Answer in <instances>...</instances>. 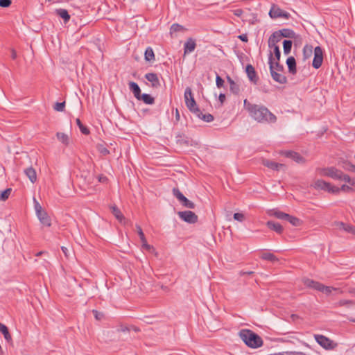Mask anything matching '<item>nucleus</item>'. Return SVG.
<instances>
[{
    "mask_svg": "<svg viewBox=\"0 0 355 355\" xmlns=\"http://www.w3.org/2000/svg\"><path fill=\"white\" fill-rule=\"evenodd\" d=\"M244 107L250 116L258 123H275L277 121L276 116L262 105L252 104L245 99Z\"/></svg>",
    "mask_w": 355,
    "mask_h": 355,
    "instance_id": "nucleus-1",
    "label": "nucleus"
},
{
    "mask_svg": "<svg viewBox=\"0 0 355 355\" xmlns=\"http://www.w3.org/2000/svg\"><path fill=\"white\" fill-rule=\"evenodd\" d=\"M239 334L241 339L249 347L255 349L261 347L263 345L262 338L252 330L241 329Z\"/></svg>",
    "mask_w": 355,
    "mask_h": 355,
    "instance_id": "nucleus-2",
    "label": "nucleus"
},
{
    "mask_svg": "<svg viewBox=\"0 0 355 355\" xmlns=\"http://www.w3.org/2000/svg\"><path fill=\"white\" fill-rule=\"evenodd\" d=\"M184 98L185 104L191 112L200 113V108L194 99L191 89L189 87L185 89Z\"/></svg>",
    "mask_w": 355,
    "mask_h": 355,
    "instance_id": "nucleus-3",
    "label": "nucleus"
},
{
    "mask_svg": "<svg viewBox=\"0 0 355 355\" xmlns=\"http://www.w3.org/2000/svg\"><path fill=\"white\" fill-rule=\"evenodd\" d=\"M311 187L316 190H322L330 193L338 194V189H337V187H335L331 183L321 179L316 180L311 184Z\"/></svg>",
    "mask_w": 355,
    "mask_h": 355,
    "instance_id": "nucleus-4",
    "label": "nucleus"
},
{
    "mask_svg": "<svg viewBox=\"0 0 355 355\" xmlns=\"http://www.w3.org/2000/svg\"><path fill=\"white\" fill-rule=\"evenodd\" d=\"M314 338L316 342L326 350L334 349L338 346L336 343L323 335L315 334Z\"/></svg>",
    "mask_w": 355,
    "mask_h": 355,
    "instance_id": "nucleus-5",
    "label": "nucleus"
},
{
    "mask_svg": "<svg viewBox=\"0 0 355 355\" xmlns=\"http://www.w3.org/2000/svg\"><path fill=\"white\" fill-rule=\"evenodd\" d=\"M273 56L270 52L268 58V64L270 66V72L272 79L280 84H285L287 81L286 77L282 73V72H277L273 70Z\"/></svg>",
    "mask_w": 355,
    "mask_h": 355,
    "instance_id": "nucleus-6",
    "label": "nucleus"
},
{
    "mask_svg": "<svg viewBox=\"0 0 355 355\" xmlns=\"http://www.w3.org/2000/svg\"><path fill=\"white\" fill-rule=\"evenodd\" d=\"M269 15L272 19L284 18L288 19L291 16L290 13L282 10L277 5L273 4L269 11Z\"/></svg>",
    "mask_w": 355,
    "mask_h": 355,
    "instance_id": "nucleus-7",
    "label": "nucleus"
},
{
    "mask_svg": "<svg viewBox=\"0 0 355 355\" xmlns=\"http://www.w3.org/2000/svg\"><path fill=\"white\" fill-rule=\"evenodd\" d=\"M179 217L184 221L193 224L198 221V216L191 211H182L178 213Z\"/></svg>",
    "mask_w": 355,
    "mask_h": 355,
    "instance_id": "nucleus-8",
    "label": "nucleus"
},
{
    "mask_svg": "<svg viewBox=\"0 0 355 355\" xmlns=\"http://www.w3.org/2000/svg\"><path fill=\"white\" fill-rule=\"evenodd\" d=\"M323 61V51L320 46H316L314 49V58L312 62V66L315 69H319Z\"/></svg>",
    "mask_w": 355,
    "mask_h": 355,
    "instance_id": "nucleus-9",
    "label": "nucleus"
},
{
    "mask_svg": "<svg viewBox=\"0 0 355 355\" xmlns=\"http://www.w3.org/2000/svg\"><path fill=\"white\" fill-rule=\"evenodd\" d=\"M286 157L291 158L298 164H304L306 160L300 153L291 150H286L282 153Z\"/></svg>",
    "mask_w": 355,
    "mask_h": 355,
    "instance_id": "nucleus-10",
    "label": "nucleus"
},
{
    "mask_svg": "<svg viewBox=\"0 0 355 355\" xmlns=\"http://www.w3.org/2000/svg\"><path fill=\"white\" fill-rule=\"evenodd\" d=\"M263 164L265 166H266L270 169H272L274 171H279L281 170H285V168H286V166L284 164H279V163H277V162H273V161H271L269 159L263 160Z\"/></svg>",
    "mask_w": 355,
    "mask_h": 355,
    "instance_id": "nucleus-11",
    "label": "nucleus"
},
{
    "mask_svg": "<svg viewBox=\"0 0 355 355\" xmlns=\"http://www.w3.org/2000/svg\"><path fill=\"white\" fill-rule=\"evenodd\" d=\"M245 71L249 80L254 83H257L259 78L257 77L255 69L252 65L248 64L245 68Z\"/></svg>",
    "mask_w": 355,
    "mask_h": 355,
    "instance_id": "nucleus-12",
    "label": "nucleus"
},
{
    "mask_svg": "<svg viewBox=\"0 0 355 355\" xmlns=\"http://www.w3.org/2000/svg\"><path fill=\"white\" fill-rule=\"evenodd\" d=\"M336 225L340 230H343L345 232L350 233L353 235L355 234V226L351 224L345 223L343 222H337Z\"/></svg>",
    "mask_w": 355,
    "mask_h": 355,
    "instance_id": "nucleus-13",
    "label": "nucleus"
},
{
    "mask_svg": "<svg viewBox=\"0 0 355 355\" xmlns=\"http://www.w3.org/2000/svg\"><path fill=\"white\" fill-rule=\"evenodd\" d=\"M282 37L280 35V33L278 31L274 32L268 39V47H272L274 46H277V44L280 42Z\"/></svg>",
    "mask_w": 355,
    "mask_h": 355,
    "instance_id": "nucleus-14",
    "label": "nucleus"
},
{
    "mask_svg": "<svg viewBox=\"0 0 355 355\" xmlns=\"http://www.w3.org/2000/svg\"><path fill=\"white\" fill-rule=\"evenodd\" d=\"M196 44L194 40L189 38L184 45V53L187 54L193 52L195 50Z\"/></svg>",
    "mask_w": 355,
    "mask_h": 355,
    "instance_id": "nucleus-15",
    "label": "nucleus"
},
{
    "mask_svg": "<svg viewBox=\"0 0 355 355\" xmlns=\"http://www.w3.org/2000/svg\"><path fill=\"white\" fill-rule=\"evenodd\" d=\"M146 79L152 83L153 87H158L160 85V83L158 76L155 73H148L145 75Z\"/></svg>",
    "mask_w": 355,
    "mask_h": 355,
    "instance_id": "nucleus-16",
    "label": "nucleus"
},
{
    "mask_svg": "<svg viewBox=\"0 0 355 355\" xmlns=\"http://www.w3.org/2000/svg\"><path fill=\"white\" fill-rule=\"evenodd\" d=\"M128 85H129V89L132 92V94H134V96L137 99H139V97L141 95V89H140V87L138 85V84L135 82L130 81L128 83Z\"/></svg>",
    "mask_w": 355,
    "mask_h": 355,
    "instance_id": "nucleus-17",
    "label": "nucleus"
},
{
    "mask_svg": "<svg viewBox=\"0 0 355 355\" xmlns=\"http://www.w3.org/2000/svg\"><path fill=\"white\" fill-rule=\"evenodd\" d=\"M37 216L43 225L46 227H50L51 225V220L45 211L42 212L41 215L37 214Z\"/></svg>",
    "mask_w": 355,
    "mask_h": 355,
    "instance_id": "nucleus-18",
    "label": "nucleus"
},
{
    "mask_svg": "<svg viewBox=\"0 0 355 355\" xmlns=\"http://www.w3.org/2000/svg\"><path fill=\"white\" fill-rule=\"evenodd\" d=\"M266 225L269 229L276 232L278 234H282L283 232V227L279 223L269 220L267 222Z\"/></svg>",
    "mask_w": 355,
    "mask_h": 355,
    "instance_id": "nucleus-19",
    "label": "nucleus"
},
{
    "mask_svg": "<svg viewBox=\"0 0 355 355\" xmlns=\"http://www.w3.org/2000/svg\"><path fill=\"white\" fill-rule=\"evenodd\" d=\"M286 64L288 66V71L292 74H295L297 72L296 61L293 56H291L287 58Z\"/></svg>",
    "mask_w": 355,
    "mask_h": 355,
    "instance_id": "nucleus-20",
    "label": "nucleus"
},
{
    "mask_svg": "<svg viewBox=\"0 0 355 355\" xmlns=\"http://www.w3.org/2000/svg\"><path fill=\"white\" fill-rule=\"evenodd\" d=\"M55 12L64 20V23H67L70 20V15L66 9L58 8L55 10Z\"/></svg>",
    "mask_w": 355,
    "mask_h": 355,
    "instance_id": "nucleus-21",
    "label": "nucleus"
},
{
    "mask_svg": "<svg viewBox=\"0 0 355 355\" xmlns=\"http://www.w3.org/2000/svg\"><path fill=\"white\" fill-rule=\"evenodd\" d=\"M24 173L32 183L37 180V174L35 170L33 167H28L24 170Z\"/></svg>",
    "mask_w": 355,
    "mask_h": 355,
    "instance_id": "nucleus-22",
    "label": "nucleus"
},
{
    "mask_svg": "<svg viewBox=\"0 0 355 355\" xmlns=\"http://www.w3.org/2000/svg\"><path fill=\"white\" fill-rule=\"evenodd\" d=\"M279 32L280 33V35H282V37L291 39H295L296 37L295 33L293 30L289 28H283L282 30H279Z\"/></svg>",
    "mask_w": 355,
    "mask_h": 355,
    "instance_id": "nucleus-23",
    "label": "nucleus"
},
{
    "mask_svg": "<svg viewBox=\"0 0 355 355\" xmlns=\"http://www.w3.org/2000/svg\"><path fill=\"white\" fill-rule=\"evenodd\" d=\"M313 46L311 45L306 44L302 50L303 60H306L310 58L313 55Z\"/></svg>",
    "mask_w": 355,
    "mask_h": 355,
    "instance_id": "nucleus-24",
    "label": "nucleus"
},
{
    "mask_svg": "<svg viewBox=\"0 0 355 355\" xmlns=\"http://www.w3.org/2000/svg\"><path fill=\"white\" fill-rule=\"evenodd\" d=\"M342 171L334 167H330V171L329 173V178H331L336 180H339L340 179Z\"/></svg>",
    "mask_w": 355,
    "mask_h": 355,
    "instance_id": "nucleus-25",
    "label": "nucleus"
},
{
    "mask_svg": "<svg viewBox=\"0 0 355 355\" xmlns=\"http://www.w3.org/2000/svg\"><path fill=\"white\" fill-rule=\"evenodd\" d=\"M261 258L271 263H275L279 261V259L274 254L270 252H263L261 254Z\"/></svg>",
    "mask_w": 355,
    "mask_h": 355,
    "instance_id": "nucleus-26",
    "label": "nucleus"
},
{
    "mask_svg": "<svg viewBox=\"0 0 355 355\" xmlns=\"http://www.w3.org/2000/svg\"><path fill=\"white\" fill-rule=\"evenodd\" d=\"M0 332L2 333V334L4 336V338L8 342H10L12 340V337L9 332L8 328L1 322H0Z\"/></svg>",
    "mask_w": 355,
    "mask_h": 355,
    "instance_id": "nucleus-27",
    "label": "nucleus"
},
{
    "mask_svg": "<svg viewBox=\"0 0 355 355\" xmlns=\"http://www.w3.org/2000/svg\"><path fill=\"white\" fill-rule=\"evenodd\" d=\"M139 101H142L144 103L148 105H153L155 103V98L148 94H143L140 95Z\"/></svg>",
    "mask_w": 355,
    "mask_h": 355,
    "instance_id": "nucleus-28",
    "label": "nucleus"
},
{
    "mask_svg": "<svg viewBox=\"0 0 355 355\" xmlns=\"http://www.w3.org/2000/svg\"><path fill=\"white\" fill-rule=\"evenodd\" d=\"M197 117L203 120L205 122H211L214 121V118L211 114H202L200 110V113H193Z\"/></svg>",
    "mask_w": 355,
    "mask_h": 355,
    "instance_id": "nucleus-29",
    "label": "nucleus"
},
{
    "mask_svg": "<svg viewBox=\"0 0 355 355\" xmlns=\"http://www.w3.org/2000/svg\"><path fill=\"white\" fill-rule=\"evenodd\" d=\"M110 209L112 210V213L119 221H122V220L124 219L123 215L116 205L111 206Z\"/></svg>",
    "mask_w": 355,
    "mask_h": 355,
    "instance_id": "nucleus-30",
    "label": "nucleus"
},
{
    "mask_svg": "<svg viewBox=\"0 0 355 355\" xmlns=\"http://www.w3.org/2000/svg\"><path fill=\"white\" fill-rule=\"evenodd\" d=\"M145 60L148 62L155 60V54L151 47H148L145 51Z\"/></svg>",
    "mask_w": 355,
    "mask_h": 355,
    "instance_id": "nucleus-31",
    "label": "nucleus"
},
{
    "mask_svg": "<svg viewBox=\"0 0 355 355\" xmlns=\"http://www.w3.org/2000/svg\"><path fill=\"white\" fill-rule=\"evenodd\" d=\"M272 215L274 216L275 217H276L277 218L287 220V218H288L289 214H286V213L282 212L279 210H274V211H272Z\"/></svg>",
    "mask_w": 355,
    "mask_h": 355,
    "instance_id": "nucleus-32",
    "label": "nucleus"
},
{
    "mask_svg": "<svg viewBox=\"0 0 355 355\" xmlns=\"http://www.w3.org/2000/svg\"><path fill=\"white\" fill-rule=\"evenodd\" d=\"M292 41L291 40H285L283 42V49H284V53L286 55H288L290 53L292 48Z\"/></svg>",
    "mask_w": 355,
    "mask_h": 355,
    "instance_id": "nucleus-33",
    "label": "nucleus"
},
{
    "mask_svg": "<svg viewBox=\"0 0 355 355\" xmlns=\"http://www.w3.org/2000/svg\"><path fill=\"white\" fill-rule=\"evenodd\" d=\"M76 124L78 126L80 132L83 135H87L89 134V132H90L89 130L82 123V122L80 120V119H76Z\"/></svg>",
    "mask_w": 355,
    "mask_h": 355,
    "instance_id": "nucleus-34",
    "label": "nucleus"
},
{
    "mask_svg": "<svg viewBox=\"0 0 355 355\" xmlns=\"http://www.w3.org/2000/svg\"><path fill=\"white\" fill-rule=\"evenodd\" d=\"M56 137L58 139L65 145L69 144V137L63 132H57Z\"/></svg>",
    "mask_w": 355,
    "mask_h": 355,
    "instance_id": "nucleus-35",
    "label": "nucleus"
},
{
    "mask_svg": "<svg viewBox=\"0 0 355 355\" xmlns=\"http://www.w3.org/2000/svg\"><path fill=\"white\" fill-rule=\"evenodd\" d=\"M330 171V167H326V168H316V173L323 177H329V173Z\"/></svg>",
    "mask_w": 355,
    "mask_h": 355,
    "instance_id": "nucleus-36",
    "label": "nucleus"
},
{
    "mask_svg": "<svg viewBox=\"0 0 355 355\" xmlns=\"http://www.w3.org/2000/svg\"><path fill=\"white\" fill-rule=\"evenodd\" d=\"M12 191L11 188H8L6 190H4L3 192L0 193V200L1 201H6L8 199L10 193Z\"/></svg>",
    "mask_w": 355,
    "mask_h": 355,
    "instance_id": "nucleus-37",
    "label": "nucleus"
},
{
    "mask_svg": "<svg viewBox=\"0 0 355 355\" xmlns=\"http://www.w3.org/2000/svg\"><path fill=\"white\" fill-rule=\"evenodd\" d=\"M180 203L182 204V206L189 209H194L196 207L195 204L193 202L188 200L186 197L183 198Z\"/></svg>",
    "mask_w": 355,
    "mask_h": 355,
    "instance_id": "nucleus-38",
    "label": "nucleus"
},
{
    "mask_svg": "<svg viewBox=\"0 0 355 355\" xmlns=\"http://www.w3.org/2000/svg\"><path fill=\"white\" fill-rule=\"evenodd\" d=\"M98 151L103 156L110 154V150L103 145L98 144L96 146Z\"/></svg>",
    "mask_w": 355,
    "mask_h": 355,
    "instance_id": "nucleus-39",
    "label": "nucleus"
},
{
    "mask_svg": "<svg viewBox=\"0 0 355 355\" xmlns=\"http://www.w3.org/2000/svg\"><path fill=\"white\" fill-rule=\"evenodd\" d=\"M173 196L178 200V201L180 202L183 198L185 197L181 191L179 190L178 188H173L172 190Z\"/></svg>",
    "mask_w": 355,
    "mask_h": 355,
    "instance_id": "nucleus-40",
    "label": "nucleus"
},
{
    "mask_svg": "<svg viewBox=\"0 0 355 355\" xmlns=\"http://www.w3.org/2000/svg\"><path fill=\"white\" fill-rule=\"evenodd\" d=\"M287 221L294 226H299L301 224V221L299 218L291 215H288Z\"/></svg>",
    "mask_w": 355,
    "mask_h": 355,
    "instance_id": "nucleus-41",
    "label": "nucleus"
},
{
    "mask_svg": "<svg viewBox=\"0 0 355 355\" xmlns=\"http://www.w3.org/2000/svg\"><path fill=\"white\" fill-rule=\"evenodd\" d=\"M230 91L234 94H239L240 92V86L237 83H232V85L230 86Z\"/></svg>",
    "mask_w": 355,
    "mask_h": 355,
    "instance_id": "nucleus-42",
    "label": "nucleus"
},
{
    "mask_svg": "<svg viewBox=\"0 0 355 355\" xmlns=\"http://www.w3.org/2000/svg\"><path fill=\"white\" fill-rule=\"evenodd\" d=\"M184 28L182 26L178 24H173L170 28L171 33H176L183 31Z\"/></svg>",
    "mask_w": 355,
    "mask_h": 355,
    "instance_id": "nucleus-43",
    "label": "nucleus"
},
{
    "mask_svg": "<svg viewBox=\"0 0 355 355\" xmlns=\"http://www.w3.org/2000/svg\"><path fill=\"white\" fill-rule=\"evenodd\" d=\"M64 107H65V102L64 101L62 102V103H56L53 106V109L58 112H63L64 110Z\"/></svg>",
    "mask_w": 355,
    "mask_h": 355,
    "instance_id": "nucleus-44",
    "label": "nucleus"
},
{
    "mask_svg": "<svg viewBox=\"0 0 355 355\" xmlns=\"http://www.w3.org/2000/svg\"><path fill=\"white\" fill-rule=\"evenodd\" d=\"M270 49H273V52L275 54V57L277 61H279L281 57V52L279 50V47L278 46H274L272 47H269Z\"/></svg>",
    "mask_w": 355,
    "mask_h": 355,
    "instance_id": "nucleus-45",
    "label": "nucleus"
},
{
    "mask_svg": "<svg viewBox=\"0 0 355 355\" xmlns=\"http://www.w3.org/2000/svg\"><path fill=\"white\" fill-rule=\"evenodd\" d=\"M338 189V193H340V191H345V192H352L354 191V189L352 188L350 186L347 184H343L340 188L337 187Z\"/></svg>",
    "mask_w": 355,
    "mask_h": 355,
    "instance_id": "nucleus-46",
    "label": "nucleus"
},
{
    "mask_svg": "<svg viewBox=\"0 0 355 355\" xmlns=\"http://www.w3.org/2000/svg\"><path fill=\"white\" fill-rule=\"evenodd\" d=\"M273 70L277 72H283L284 67L279 64V61L277 60L276 62H273Z\"/></svg>",
    "mask_w": 355,
    "mask_h": 355,
    "instance_id": "nucleus-47",
    "label": "nucleus"
},
{
    "mask_svg": "<svg viewBox=\"0 0 355 355\" xmlns=\"http://www.w3.org/2000/svg\"><path fill=\"white\" fill-rule=\"evenodd\" d=\"M34 202H35V209L36 214L41 215V213L44 211L42 209L40 203L35 198H34Z\"/></svg>",
    "mask_w": 355,
    "mask_h": 355,
    "instance_id": "nucleus-48",
    "label": "nucleus"
},
{
    "mask_svg": "<svg viewBox=\"0 0 355 355\" xmlns=\"http://www.w3.org/2000/svg\"><path fill=\"white\" fill-rule=\"evenodd\" d=\"M93 312V314H94V316L95 317V318L97 320H101L104 317V314L101 312H98V311L96 310H93L92 311Z\"/></svg>",
    "mask_w": 355,
    "mask_h": 355,
    "instance_id": "nucleus-49",
    "label": "nucleus"
},
{
    "mask_svg": "<svg viewBox=\"0 0 355 355\" xmlns=\"http://www.w3.org/2000/svg\"><path fill=\"white\" fill-rule=\"evenodd\" d=\"M216 86L218 87V88H220L223 86L224 85V80L223 79L219 76L218 75L216 76Z\"/></svg>",
    "mask_w": 355,
    "mask_h": 355,
    "instance_id": "nucleus-50",
    "label": "nucleus"
},
{
    "mask_svg": "<svg viewBox=\"0 0 355 355\" xmlns=\"http://www.w3.org/2000/svg\"><path fill=\"white\" fill-rule=\"evenodd\" d=\"M12 3L11 0H0V7L8 8Z\"/></svg>",
    "mask_w": 355,
    "mask_h": 355,
    "instance_id": "nucleus-51",
    "label": "nucleus"
},
{
    "mask_svg": "<svg viewBox=\"0 0 355 355\" xmlns=\"http://www.w3.org/2000/svg\"><path fill=\"white\" fill-rule=\"evenodd\" d=\"M339 180H341V181H345V182H347L349 184L350 181H351V178L347 175V174H345L343 171L341 173V175H340V179Z\"/></svg>",
    "mask_w": 355,
    "mask_h": 355,
    "instance_id": "nucleus-52",
    "label": "nucleus"
},
{
    "mask_svg": "<svg viewBox=\"0 0 355 355\" xmlns=\"http://www.w3.org/2000/svg\"><path fill=\"white\" fill-rule=\"evenodd\" d=\"M234 218L236 220H238L239 222H242L244 220L245 216H244V215L242 213H235L234 214Z\"/></svg>",
    "mask_w": 355,
    "mask_h": 355,
    "instance_id": "nucleus-53",
    "label": "nucleus"
},
{
    "mask_svg": "<svg viewBox=\"0 0 355 355\" xmlns=\"http://www.w3.org/2000/svg\"><path fill=\"white\" fill-rule=\"evenodd\" d=\"M335 288L331 286H323L322 292L326 294H330Z\"/></svg>",
    "mask_w": 355,
    "mask_h": 355,
    "instance_id": "nucleus-54",
    "label": "nucleus"
},
{
    "mask_svg": "<svg viewBox=\"0 0 355 355\" xmlns=\"http://www.w3.org/2000/svg\"><path fill=\"white\" fill-rule=\"evenodd\" d=\"M304 283L306 286L313 288L315 282L310 279H306Z\"/></svg>",
    "mask_w": 355,
    "mask_h": 355,
    "instance_id": "nucleus-55",
    "label": "nucleus"
},
{
    "mask_svg": "<svg viewBox=\"0 0 355 355\" xmlns=\"http://www.w3.org/2000/svg\"><path fill=\"white\" fill-rule=\"evenodd\" d=\"M345 169L355 172V165L352 163H347L345 164Z\"/></svg>",
    "mask_w": 355,
    "mask_h": 355,
    "instance_id": "nucleus-56",
    "label": "nucleus"
},
{
    "mask_svg": "<svg viewBox=\"0 0 355 355\" xmlns=\"http://www.w3.org/2000/svg\"><path fill=\"white\" fill-rule=\"evenodd\" d=\"M323 286L324 285L322 284H320V283H319L318 282H315L313 288L322 292V289Z\"/></svg>",
    "mask_w": 355,
    "mask_h": 355,
    "instance_id": "nucleus-57",
    "label": "nucleus"
},
{
    "mask_svg": "<svg viewBox=\"0 0 355 355\" xmlns=\"http://www.w3.org/2000/svg\"><path fill=\"white\" fill-rule=\"evenodd\" d=\"M232 12H233L234 15L237 17H241L243 13V10L241 8L235 9V10H232Z\"/></svg>",
    "mask_w": 355,
    "mask_h": 355,
    "instance_id": "nucleus-58",
    "label": "nucleus"
},
{
    "mask_svg": "<svg viewBox=\"0 0 355 355\" xmlns=\"http://www.w3.org/2000/svg\"><path fill=\"white\" fill-rule=\"evenodd\" d=\"M136 228H137V232L139 236V238L144 237L145 235L143 232L141 227L139 225H137Z\"/></svg>",
    "mask_w": 355,
    "mask_h": 355,
    "instance_id": "nucleus-59",
    "label": "nucleus"
},
{
    "mask_svg": "<svg viewBox=\"0 0 355 355\" xmlns=\"http://www.w3.org/2000/svg\"><path fill=\"white\" fill-rule=\"evenodd\" d=\"M238 38L244 42H247L248 41V37L246 34H241L238 36Z\"/></svg>",
    "mask_w": 355,
    "mask_h": 355,
    "instance_id": "nucleus-60",
    "label": "nucleus"
},
{
    "mask_svg": "<svg viewBox=\"0 0 355 355\" xmlns=\"http://www.w3.org/2000/svg\"><path fill=\"white\" fill-rule=\"evenodd\" d=\"M142 247L144 249L148 250V251H150L151 250H154L153 247L152 245L148 244V243L143 244Z\"/></svg>",
    "mask_w": 355,
    "mask_h": 355,
    "instance_id": "nucleus-61",
    "label": "nucleus"
},
{
    "mask_svg": "<svg viewBox=\"0 0 355 355\" xmlns=\"http://www.w3.org/2000/svg\"><path fill=\"white\" fill-rule=\"evenodd\" d=\"M351 303H352L351 301L343 300H340L338 302V305L339 306H346V305H347L349 304H351Z\"/></svg>",
    "mask_w": 355,
    "mask_h": 355,
    "instance_id": "nucleus-62",
    "label": "nucleus"
},
{
    "mask_svg": "<svg viewBox=\"0 0 355 355\" xmlns=\"http://www.w3.org/2000/svg\"><path fill=\"white\" fill-rule=\"evenodd\" d=\"M218 100L223 104L225 101V95L224 94H220L218 96Z\"/></svg>",
    "mask_w": 355,
    "mask_h": 355,
    "instance_id": "nucleus-63",
    "label": "nucleus"
},
{
    "mask_svg": "<svg viewBox=\"0 0 355 355\" xmlns=\"http://www.w3.org/2000/svg\"><path fill=\"white\" fill-rule=\"evenodd\" d=\"M61 250L63 252V253L64 254L65 257H69V250L67 249V248L62 246L61 248Z\"/></svg>",
    "mask_w": 355,
    "mask_h": 355,
    "instance_id": "nucleus-64",
    "label": "nucleus"
}]
</instances>
